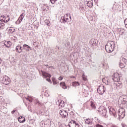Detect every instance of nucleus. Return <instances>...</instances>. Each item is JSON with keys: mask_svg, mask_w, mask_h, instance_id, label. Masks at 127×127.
<instances>
[{"mask_svg": "<svg viewBox=\"0 0 127 127\" xmlns=\"http://www.w3.org/2000/svg\"><path fill=\"white\" fill-rule=\"evenodd\" d=\"M72 85L73 87H77V86H79L80 85V83L77 81H75L72 82Z\"/></svg>", "mask_w": 127, "mask_h": 127, "instance_id": "obj_23", "label": "nucleus"}, {"mask_svg": "<svg viewBox=\"0 0 127 127\" xmlns=\"http://www.w3.org/2000/svg\"><path fill=\"white\" fill-rule=\"evenodd\" d=\"M116 86L117 87H123V85L120 83H117Z\"/></svg>", "mask_w": 127, "mask_h": 127, "instance_id": "obj_32", "label": "nucleus"}, {"mask_svg": "<svg viewBox=\"0 0 127 127\" xmlns=\"http://www.w3.org/2000/svg\"><path fill=\"white\" fill-rule=\"evenodd\" d=\"M3 18L4 19V21L5 22H8L9 21V16H7V17H5V16H3Z\"/></svg>", "mask_w": 127, "mask_h": 127, "instance_id": "obj_24", "label": "nucleus"}, {"mask_svg": "<svg viewBox=\"0 0 127 127\" xmlns=\"http://www.w3.org/2000/svg\"><path fill=\"white\" fill-rule=\"evenodd\" d=\"M85 3L87 4L88 7H92L93 6V1H89V0H86L85 1Z\"/></svg>", "mask_w": 127, "mask_h": 127, "instance_id": "obj_13", "label": "nucleus"}, {"mask_svg": "<svg viewBox=\"0 0 127 127\" xmlns=\"http://www.w3.org/2000/svg\"><path fill=\"white\" fill-rule=\"evenodd\" d=\"M1 63V59H0V64Z\"/></svg>", "mask_w": 127, "mask_h": 127, "instance_id": "obj_44", "label": "nucleus"}, {"mask_svg": "<svg viewBox=\"0 0 127 127\" xmlns=\"http://www.w3.org/2000/svg\"><path fill=\"white\" fill-rule=\"evenodd\" d=\"M60 86H61V87H62V88L63 89H64V90L65 89H67V86H66V84L65 83V82H61L60 83Z\"/></svg>", "mask_w": 127, "mask_h": 127, "instance_id": "obj_18", "label": "nucleus"}, {"mask_svg": "<svg viewBox=\"0 0 127 127\" xmlns=\"http://www.w3.org/2000/svg\"><path fill=\"white\" fill-rule=\"evenodd\" d=\"M98 112L99 114L101 115V116H102V117H106L107 115V110L106 109V108H99L98 110Z\"/></svg>", "mask_w": 127, "mask_h": 127, "instance_id": "obj_7", "label": "nucleus"}, {"mask_svg": "<svg viewBox=\"0 0 127 127\" xmlns=\"http://www.w3.org/2000/svg\"><path fill=\"white\" fill-rule=\"evenodd\" d=\"M57 0H50V1L51 2V3H55V2H56V1H57Z\"/></svg>", "mask_w": 127, "mask_h": 127, "instance_id": "obj_30", "label": "nucleus"}, {"mask_svg": "<svg viewBox=\"0 0 127 127\" xmlns=\"http://www.w3.org/2000/svg\"><path fill=\"white\" fill-rule=\"evenodd\" d=\"M64 102L62 100H60V102L59 103V107H60L61 108H64Z\"/></svg>", "mask_w": 127, "mask_h": 127, "instance_id": "obj_22", "label": "nucleus"}, {"mask_svg": "<svg viewBox=\"0 0 127 127\" xmlns=\"http://www.w3.org/2000/svg\"><path fill=\"white\" fill-rule=\"evenodd\" d=\"M85 75H84V74L82 75V78L83 80H84V81H86L87 80V78L84 76Z\"/></svg>", "mask_w": 127, "mask_h": 127, "instance_id": "obj_35", "label": "nucleus"}, {"mask_svg": "<svg viewBox=\"0 0 127 127\" xmlns=\"http://www.w3.org/2000/svg\"><path fill=\"white\" fill-rule=\"evenodd\" d=\"M46 6H47V5H46Z\"/></svg>", "mask_w": 127, "mask_h": 127, "instance_id": "obj_48", "label": "nucleus"}, {"mask_svg": "<svg viewBox=\"0 0 127 127\" xmlns=\"http://www.w3.org/2000/svg\"><path fill=\"white\" fill-rule=\"evenodd\" d=\"M23 48L24 50H26V51H29L30 49V50H32L31 48L29 46H28L26 44L23 45Z\"/></svg>", "mask_w": 127, "mask_h": 127, "instance_id": "obj_15", "label": "nucleus"}, {"mask_svg": "<svg viewBox=\"0 0 127 127\" xmlns=\"http://www.w3.org/2000/svg\"><path fill=\"white\" fill-rule=\"evenodd\" d=\"M45 66L46 67H48V64H45Z\"/></svg>", "mask_w": 127, "mask_h": 127, "instance_id": "obj_43", "label": "nucleus"}, {"mask_svg": "<svg viewBox=\"0 0 127 127\" xmlns=\"http://www.w3.org/2000/svg\"><path fill=\"white\" fill-rule=\"evenodd\" d=\"M9 30H12V29H10Z\"/></svg>", "mask_w": 127, "mask_h": 127, "instance_id": "obj_47", "label": "nucleus"}, {"mask_svg": "<svg viewBox=\"0 0 127 127\" xmlns=\"http://www.w3.org/2000/svg\"><path fill=\"white\" fill-rule=\"evenodd\" d=\"M59 80L60 81H62V80H63V77H62V76H60V77H59Z\"/></svg>", "mask_w": 127, "mask_h": 127, "instance_id": "obj_36", "label": "nucleus"}, {"mask_svg": "<svg viewBox=\"0 0 127 127\" xmlns=\"http://www.w3.org/2000/svg\"><path fill=\"white\" fill-rule=\"evenodd\" d=\"M45 95H46L47 97H49V95L48 94V92H45Z\"/></svg>", "mask_w": 127, "mask_h": 127, "instance_id": "obj_38", "label": "nucleus"}, {"mask_svg": "<svg viewBox=\"0 0 127 127\" xmlns=\"http://www.w3.org/2000/svg\"><path fill=\"white\" fill-rule=\"evenodd\" d=\"M124 23L125 24L126 28H127V18L125 20Z\"/></svg>", "mask_w": 127, "mask_h": 127, "instance_id": "obj_31", "label": "nucleus"}, {"mask_svg": "<svg viewBox=\"0 0 127 127\" xmlns=\"http://www.w3.org/2000/svg\"><path fill=\"white\" fill-rule=\"evenodd\" d=\"M112 80L114 82H119L120 81V75L118 73H114V75H112Z\"/></svg>", "mask_w": 127, "mask_h": 127, "instance_id": "obj_9", "label": "nucleus"}, {"mask_svg": "<svg viewBox=\"0 0 127 127\" xmlns=\"http://www.w3.org/2000/svg\"><path fill=\"white\" fill-rule=\"evenodd\" d=\"M4 45L5 47L9 48L11 46V43L10 42H5Z\"/></svg>", "mask_w": 127, "mask_h": 127, "instance_id": "obj_21", "label": "nucleus"}, {"mask_svg": "<svg viewBox=\"0 0 127 127\" xmlns=\"http://www.w3.org/2000/svg\"><path fill=\"white\" fill-rule=\"evenodd\" d=\"M122 126L123 127H127V126L126 124H122Z\"/></svg>", "mask_w": 127, "mask_h": 127, "instance_id": "obj_39", "label": "nucleus"}, {"mask_svg": "<svg viewBox=\"0 0 127 127\" xmlns=\"http://www.w3.org/2000/svg\"><path fill=\"white\" fill-rule=\"evenodd\" d=\"M109 113L110 115H111V116H113L114 117H116V110L112 108V107H109Z\"/></svg>", "mask_w": 127, "mask_h": 127, "instance_id": "obj_12", "label": "nucleus"}, {"mask_svg": "<svg viewBox=\"0 0 127 127\" xmlns=\"http://www.w3.org/2000/svg\"><path fill=\"white\" fill-rule=\"evenodd\" d=\"M45 22V23H47V25H49V23H50V22L48 21V20H46Z\"/></svg>", "mask_w": 127, "mask_h": 127, "instance_id": "obj_33", "label": "nucleus"}, {"mask_svg": "<svg viewBox=\"0 0 127 127\" xmlns=\"http://www.w3.org/2000/svg\"><path fill=\"white\" fill-rule=\"evenodd\" d=\"M85 124L88 126H91L92 125V120L90 119H87L85 120Z\"/></svg>", "mask_w": 127, "mask_h": 127, "instance_id": "obj_19", "label": "nucleus"}, {"mask_svg": "<svg viewBox=\"0 0 127 127\" xmlns=\"http://www.w3.org/2000/svg\"><path fill=\"white\" fill-rule=\"evenodd\" d=\"M4 28V23L0 22V29H3Z\"/></svg>", "mask_w": 127, "mask_h": 127, "instance_id": "obj_26", "label": "nucleus"}, {"mask_svg": "<svg viewBox=\"0 0 127 127\" xmlns=\"http://www.w3.org/2000/svg\"><path fill=\"white\" fill-rule=\"evenodd\" d=\"M24 18V13H22V14L19 17L17 21L15 22L16 24H19V23H20V22L22 21Z\"/></svg>", "mask_w": 127, "mask_h": 127, "instance_id": "obj_10", "label": "nucleus"}, {"mask_svg": "<svg viewBox=\"0 0 127 127\" xmlns=\"http://www.w3.org/2000/svg\"><path fill=\"white\" fill-rule=\"evenodd\" d=\"M115 42L113 41L108 42L105 46V49L107 52L108 53H111V52H113L114 50L115 49Z\"/></svg>", "mask_w": 127, "mask_h": 127, "instance_id": "obj_1", "label": "nucleus"}, {"mask_svg": "<svg viewBox=\"0 0 127 127\" xmlns=\"http://www.w3.org/2000/svg\"><path fill=\"white\" fill-rule=\"evenodd\" d=\"M97 92L99 95H103L105 92V86L103 85H100L97 88Z\"/></svg>", "mask_w": 127, "mask_h": 127, "instance_id": "obj_5", "label": "nucleus"}, {"mask_svg": "<svg viewBox=\"0 0 127 127\" xmlns=\"http://www.w3.org/2000/svg\"><path fill=\"white\" fill-rule=\"evenodd\" d=\"M41 73L44 78H48L46 79V80L48 81V82H50L51 81V80H50V78L51 77V75L50 74H49L48 73L43 70H41Z\"/></svg>", "mask_w": 127, "mask_h": 127, "instance_id": "obj_4", "label": "nucleus"}, {"mask_svg": "<svg viewBox=\"0 0 127 127\" xmlns=\"http://www.w3.org/2000/svg\"><path fill=\"white\" fill-rule=\"evenodd\" d=\"M102 82L103 83H105V84H106V85H109L110 84V82H109V79H108V78L105 77L102 79Z\"/></svg>", "mask_w": 127, "mask_h": 127, "instance_id": "obj_20", "label": "nucleus"}, {"mask_svg": "<svg viewBox=\"0 0 127 127\" xmlns=\"http://www.w3.org/2000/svg\"><path fill=\"white\" fill-rule=\"evenodd\" d=\"M70 20H71V16H69V14H66L61 17V22L62 23H66V22H69Z\"/></svg>", "mask_w": 127, "mask_h": 127, "instance_id": "obj_2", "label": "nucleus"}, {"mask_svg": "<svg viewBox=\"0 0 127 127\" xmlns=\"http://www.w3.org/2000/svg\"><path fill=\"white\" fill-rule=\"evenodd\" d=\"M45 6H46V5H43V7L44 8V9L46 10V9L44 8Z\"/></svg>", "mask_w": 127, "mask_h": 127, "instance_id": "obj_41", "label": "nucleus"}, {"mask_svg": "<svg viewBox=\"0 0 127 127\" xmlns=\"http://www.w3.org/2000/svg\"><path fill=\"white\" fill-rule=\"evenodd\" d=\"M23 48L20 46H17L16 47V52H18V53H21L22 52Z\"/></svg>", "mask_w": 127, "mask_h": 127, "instance_id": "obj_14", "label": "nucleus"}, {"mask_svg": "<svg viewBox=\"0 0 127 127\" xmlns=\"http://www.w3.org/2000/svg\"><path fill=\"white\" fill-rule=\"evenodd\" d=\"M103 66H105V64H102Z\"/></svg>", "mask_w": 127, "mask_h": 127, "instance_id": "obj_46", "label": "nucleus"}, {"mask_svg": "<svg viewBox=\"0 0 127 127\" xmlns=\"http://www.w3.org/2000/svg\"><path fill=\"white\" fill-rule=\"evenodd\" d=\"M71 78H75V76H71Z\"/></svg>", "mask_w": 127, "mask_h": 127, "instance_id": "obj_45", "label": "nucleus"}, {"mask_svg": "<svg viewBox=\"0 0 127 127\" xmlns=\"http://www.w3.org/2000/svg\"><path fill=\"white\" fill-rule=\"evenodd\" d=\"M16 111V110H13L12 112H11V114H14V113Z\"/></svg>", "mask_w": 127, "mask_h": 127, "instance_id": "obj_40", "label": "nucleus"}, {"mask_svg": "<svg viewBox=\"0 0 127 127\" xmlns=\"http://www.w3.org/2000/svg\"><path fill=\"white\" fill-rule=\"evenodd\" d=\"M119 119H124L126 116V110L124 108H120L118 111Z\"/></svg>", "mask_w": 127, "mask_h": 127, "instance_id": "obj_3", "label": "nucleus"}, {"mask_svg": "<svg viewBox=\"0 0 127 127\" xmlns=\"http://www.w3.org/2000/svg\"><path fill=\"white\" fill-rule=\"evenodd\" d=\"M92 46H97V40H94L92 43Z\"/></svg>", "mask_w": 127, "mask_h": 127, "instance_id": "obj_27", "label": "nucleus"}, {"mask_svg": "<svg viewBox=\"0 0 127 127\" xmlns=\"http://www.w3.org/2000/svg\"><path fill=\"white\" fill-rule=\"evenodd\" d=\"M122 31V32L121 33V35H123V36L124 38V39H127V33H125L123 29H119V31Z\"/></svg>", "mask_w": 127, "mask_h": 127, "instance_id": "obj_16", "label": "nucleus"}, {"mask_svg": "<svg viewBox=\"0 0 127 127\" xmlns=\"http://www.w3.org/2000/svg\"><path fill=\"white\" fill-rule=\"evenodd\" d=\"M122 61L124 62V64L122 62V61H121V62L119 64V66L120 68H125L126 67V63L127 62V60L125 58H123Z\"/></svg>", "mask_w": 127, "mask_h": 127, "instance_id": "obj_11", "label": "nucleus"}, {"mask_svg": "<svg viewBox=\"0 0 127 127\" xmlns=\"http://www.w3.org/2000/svg\"><path fill=\"white\" fill-rule=\"evenodd\" d=\"M96 127H103V126L100 125V124H97L96 125Z\"/></svg>", "mask_w": 127, "mask_h": 127, "instance_id": "obj_37", "label": "nucleus"}, {"mask_svg": "<svg viewBox=\"0 0 127 127\" xmlns=\"http://www.w3.org/2000/svg\"><path fill=\"white\" fill-rule=\"evenodd\" d=\"M52 81L54 85H57L58 84V82H57V80H56V79L53 78Z\"/></svg>", "mask_w": 127, "mask_h": 127, "instance_id": "obj_28", "label": "nucleus"}, {"mask_svg": "<svg viewBox=\"0 0 127 127\" xmlns=\"http://www.w3.org/2000/svg\"><path fill=\"white\" fill-rule=\"evenodd\" d=\"M71 124H75V125H76V124H77L76 123V121H74V120H71V122H70Z\"/></svg>", "mask_w": 127, "mask_h": 127, "instance_id": "obj_34", "label": "nucleus"}, {"mask_svg": "<svg viewBox=\"0 0 127 127\" xmlns=\"http://www.w3.org/2000/svg\"><path fill=\"white\" fill-rule=\"evenodd\" d=\"M60 114L63 119H65L66 117H68V113L64 110H60Z\"/></svg>", "mask_w": 127, "mask_h": 127, "instance_id": "obj_8", "label": "nucleus"}, {"mask_svg": "<svg viewBox=\"0 0 127 127\" xmlns=\"http://www.w3.org/2000/svg\"><path fill=\"white\" fill-rule=\"evenodd\" d=\"M26 100H28V101H29V102H30V103L32 102L33 98L32 97L28 96V97L26 98Z\"/></svg>", "mask_w": 127, "mask_h": 127, "instance_id": "obj_25", "label": "nucleus"}, {"mask_svg": "<svg viewBox=\"0 0 127 127\" xmlns=\"http://www.w3.org/2000/svg\"><path fill=\"white\" fill-rule=\"evenodd\" d=\"M10 83V79L7 76L3 77L2 80V84L4 85H9Z\"/></svg>", "mask_w": 127, "mask_h": 127, "instance_id": "obj_6", "label": "nucleus"}, {"mask_svg": "<svg viewBox=\"0 0 127 127\" xmlns=\"http://www.w3.org/2000/svg\"><path fill=\"white\" fill-rule=\"evenodd\" d=\"M19 123H24L25 122V118L22 116H20L18 118Z\"/></svg>", "mask_w": 127, "mask_h": 127, "instance_id": "obj_17", "label": "nucleus"}, {"mask_svg": "<svg viewBox=\"0 0 127 127\" xmlns=\"http://www.w3.org/2000/svg\"><path fill=\"white\" fill-rule=\"evenodd\" d=\"M75 126H76L75 127H79V124H78L75 125Z\"/></svg>", "mask_w": 127, "mask_h": 127, "instance_id": "obj_42", "label": "nucleus"}, {"mask_svg": "<svg viewBox=\"0 0 127 127\" xmlns=\"http://www.w3.org/2000/svg\"><path fill=\"white\" fill-rule=\"evenodd\" d=\"M90 106L91 108H93V109H96V106H95V103L93 102H91Z\"/></svg>", "mask_w": 127, "mask_h": 127, "instance_id": "obj_29", "label": "nucleus"}]
</instances>
